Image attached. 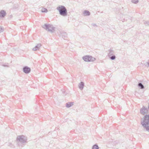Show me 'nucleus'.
Masks as SVG:
<instances>
[{
	"label": "nucleus",
	"instance_id": "1",
	"mask_svg": "<svg viewBox=\"0 0 149 149\" xmlns=\"http://www.w3.org/2000/svg\"><path fill=\"white\" fill-rule=\"evenodd\" d=\"M141 124L144 130L149 132V115H146L141 118Z\"/></svg>",
	"mask_w": 149,
	"mask_h": 149
},
{
	"label": "nucleus",
	"instance_id": "2",
	"mask_svg": "<svg viewBox=\"0 0 149 149\" xmlns=\"http://www.w3.org/2000/svg\"><path fill=\"white\" fill-rule=\"evenodd\" d=\"M56 9L58 11L61 15L63 16L67 15V10L64 6H60L56 8Z\"/></svg>",
	"mask_w": 149,
	"mask_h": 149
},
{
	"label": "nucleus",
	"instance_id": "3",
	"mask_svg": "<svg viewBox=\"0 0 149 149\" xmlns=\"http://www.w3.org/2000/svg\"><path fill=\"white\" fill-rule=\"evenodd\" d=\"M42 26L46 31L52 33H54L55 31V28L52 25L45 24L43 25Z\"/></svg>",
	"mask_w": 149,
	"mask_h": 149
},
{
	"label": "nucleus",
	"instance_id": "4",
	"mask_svg": "<svg viewBox=\"0 0 149 149\" xmlns=\"http://www.w3.org/2000/svg\"><path fill=\"white\" fill-rule=\"evenodd\" d=\"M27 139L26 137L24 135L18 136L17 138V141L22 143H26Z\"/></svg>",
	"mask_w": 149,
	"mask_h": 149
},
{
	"label": "nucleus",
	"instance_id": "5",
	"mask_svg": "<svg viewBox=\"0 0 149 149\" xmlns=\"http://www.w3.org/2000/svg\"><path fill=\"white\" fill-rule=\"evenodd\" d=\"M82 58L86 62H93L95 60V58L89 55L84 56Z\"/></svg>",
	"mask_w": 149,
	"mask_h": 149
},
{
	"label": "nucleus",
	"instance_id": "6",
	"mask_svg": "<svg viewBox=\"0 0 149 149\" xmlns=\"http://www.w3.org/2000/svg\"><path fill=\"white\" fill-rule=\"evenodd\" d=\"M148 112V110L147 108L143 106L141 109L140 113L141 114L144 115L145 114L147 113Z\"/></svg>",
	"mask_w": 149,
	"mask_h": 149
},
{
	"label": "nucleus",
	"instance_id": "7",
	"mask_svg": "<svg viewBox=\"0 0 149 149\" xmlns=\"http://www.w3.org/2000/svg\"><path fill=\"white\" fill-rule=\"evenodd\" d=\"M23 71L26 74H28L31 71V69L27 66H25L23 68Z\"/></svg>",
	"mask_w": 149,
	"mask_h": 149
},
{
	"label": "nucleus",
	"instance_id": "8",
	"mask_svg": "<svg viewBox=\"0 0 149 149\" xmlns=\"http://www.w3.org/2000/svg\"><path fill=\"white\" fill-rule=\"evenodd\" d=\"M41 46V45L40 44H38L33 49V51H36L38 50H39Z\"/></svg>",
	"mask_w": 149,
	"mask_h": 149
},
{
	"label": "nucleus",
	"instance_id": "9",
	"mask_svg": "<svg viewBox=\"0 0 149 149\" xmlns=\"http://www.w3.org/2000/svg\"><path fill=\"white\" fill-rule=\"evenodd\" d=\"M6 15V12L3 10H1L0 12V17H4Z\"/></svg>",
	"mask_w": 149,
	"mask_h": 149
},
{
	"label": "nucleus",
	"instance_id": "10",
	"mask_svg": "<svg viewBox=\"0 0 149 149\" xmlns=\"http://www.w3.org/2000/svg\"><path fill=\"white\" fill-rule=\"evenodd\" d=\"M84 86V84L83 82H81L79 84V87L81 90H82Z\"/></svg>",
	"mask_w": 149,
	"mask_h": 149
},
{
	"label": "nucleus",
	"instance_id": "11",
	"mask_svg": "<svg viewBox=\"0 0 149 149\" xmlns=\"http://www.w3.org/2000/svg\"><path fill=\"white\" fill-rule=\"evenodd\" d=\"M83 13L85 16H89L90 15V12L87 10H85L83 11Z\"/></svg>",
	"mask_w": 149,
	"mask_h": 149
},
{
	"label": "nucleus",
	"instance_id": "12",
	"mask_svg": "<svg viewBox=\"0 0 149 149\" xmlns=\"http://www.w3.org/2000/svg\"><path fill=\"white\" fill-rule=\"evenodd\" d=\"M73 104V102H69L66 104V107L67 108H69L72 106Z\"/></svg>",
	"mask_w": 149,
	"mask_h": 149
},
{
	"label": "nucleus",
	"instance_id": "13",
	"mask_svg": "<svg viewBox=\"0 0 149 149\" xmlns=\"http://www.w3.org/2000/svg\"><path fill=\"white\" fill-rule=\"evenodd\" d=\"M114 53V52L111 49H110L109 51V53L108 54L109 56H110L113 54Z\"/></svg>",
	"mask_w": 149,
	"mask_h": 149
},
{
	"label": "nucleus",
	"instance_id": "14",
	"mask_svg": "<svg viewBox=\"0 0 149 149\" xmlns=\"http://www.w3.org/2000/svg\"><path fill=\"white\" fill-rule=\"evenodd\" d=\"M138 86L141 89H143L144 88V87L142 84L141 83H139L138 84Z\"/></svg>",
	"mask_w": 149,
	"mask_h": 149
},
{
	"label": "nucleus",
	"instance_id": "15",
	"mask_svg": "<svg viewBox=\"0 0 149 149\" xmlns=\"http://www.w3.org/2000/svg\"><path fill=\"white\" fill-rule=\"evenodd\" d=\"M92 149H99V147L97 145L95 144L93 146Z\"/></svg>",
	"mask_w": 149,
	"mask_h": 149
},
{
	"label": "nucleus",
	"instance_id": "16",
	"mask_svg": "<svg viewBox=\"0 0 149 149\" xmlns=\"http://www.w3.org/2000/svg\"><path fill=\"white\" fill-rule=\"evenodd\" d=\"M41 11L42 12L46 13L47 12L48 10L46 8H43Z\"/></svg>",
	"mask_w": 149,
	"mask_h": 149
},
{
	"label": "nucleus",
	"instance_id": "17",
	"mask_svg": "<svg viewBox=\"0 0 149 149\" xmlns=\"http://www.w3.org/2000/svg\"><path fill=\"white\" fill-rule=\"evenodd\" d=\"M139 2L138 0H132V3L136 4L137 3Z\"/></svg>",
	"mask_w": 149,
	"mask_h": 149
},
{
	"label": "nucleus",
	"instance_id": "18",
	"mask_svg": "<svg viewBox=\"0 0 149 149\" xmlns=\"http://www.w3.org/2000/svg\"><path fill=\"white\" fill-rule=\"evenodd\" d=\"M110 58L111 60H114L116 58V56L114 55H113L111 57H110Z\"/></svg>",
	"mask_w": 149,
	"mask_h": 149
},
{
	"label": "nucleus",
	"instance_id": "19",
	"mask_svg": "<svg viewBox=\"0 0 149 149\" xmlns=\"http://www.w3.org/2000/svg\"><path fill=\"white\" fill-rule=\"evenodd\" d=\"M3 27H1V26H0V33L3 32Z\"/></svg>",
	"mask_w": 149,
	"mask_h": 149
},
{
	"label": "nucleus",
	"instance_id": "20",
	"mask_svg": "<svg viewBox=\"0 0 149 149\" xmlns=\"http://www.w3.org/2000/svg\"><path fill=\"white\" fill-rule=\"evenodd\" d=\"M144 23L146 26L149 25V22H148L145 21V22H144Z\"/></svg>",
	"mask_w": 149,
	"mask_h": 149
},
{
	"label": "nucleus",
	"instance_id": "21",
	"mask_svg": "<svg viewBox=\"0 0 149 149\" xmlns=\"http://www.w3.org/2000/svg\"><path fill=\"white\" fill-rule=\"evenodd\" d=\"M8 64H3L2 65V66L4 67H8Z\"/></svg>",
	"mask_w": 149,
	"mask_h": 149
},
{
	"label": "nucleus",
	"instance_id": "22",
	"mask_svg": "<svg viewBox=\"0 0 149 149\" xmlns=\"http://www.w3.org/2000/svg\"><path fill=\"white\" fill-rule=\"evenodd\" d=\"M92 25L94 26H97V25L96 24H92Z\"/></svg>",
	"mask_w": 149,
	"mask_h": 149
},
{
	"label": "nucleus",
	"instance_id": "23",
	"mask_svg": "<svg viewBox=\"0 0 149 149\" xmlns=\"http://www.w3.org/2000/svg\"><path fill=\"white\" fill-rule=\"evenodd\" d=\"M147 63L148 65V66H149V60L148 61V62Z\"/></svg>",
	"mask_w": 149,
	"mask_h": 149
},
{
	"label": "nucleus",
	"instance_id": "24",
	"mask_svg": "<svg viewBox=\"0 0 149 149\" xmlns=\"http://www.w3.org/2000/svg\"><path fill=\"white\" fill-rule=\"evenodd\" d=\"M9 145L10 146V145H12V144H11V143H9Z\"/></svg>",
	"mask_w": 149,
	"mask_h": 149
},
{
	"label": "nucleus",
	"instance_id": "25",
	"mask_svg": "<svg viewBox=\"0 0 149 149\" xmlns=\"http://www.w3.org/2000/svg\"><path fill=\"white\" fill-rule=\"evenodd\" d=\"M148 109L149 110V104H148Z\"/></svg>",
	"mask_w": 149,
	"mask_h": 149
},
{
	"label": "nucleus",
	"instance_id": "26",
	"mask_svg": "<svg viewBox=\"0 0 149 149\" xmlns=\"http://www.w3.org/2000/svg\"><path fill=\"white\" fill-rule=\"evenodd\" d=\"M121 15H122V17H123V16H124V15H122V14Z\"/></svg>",
	"mask_w": 149,
	"mask_h": 149
}]
</instances>
